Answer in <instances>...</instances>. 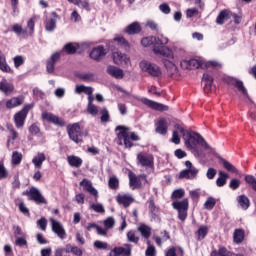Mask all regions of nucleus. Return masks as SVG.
<instances>
[{"mask_svg": "<svg viewBox=\"0 0 256 256\" xmlns=\"http://www.w3.org/2000/svg\"><path fill=\"white\" fill-rule=\"evenodd\" d=\"M185 146L187 149H196L197 145L200 147H203L205 151H209L210 153H215V149H213L207 141H205V138L201 136V134L195 132V131H188L184 133L183 136Z\"/></svg>", "mask_w": 256, "mask_h": 256, "instance_id": "1", "label": "nucleus"}, {"mask_svg": "<svg viewBox=\"0 0 256 256\" xmlns=\"http://www.w3.org/2000/svg\"><path fill=\"white\" fill-rule=\"evenodd\" d=\"M116 131H120L118 133V144L125 145V147H133L132 141H139V136L135 134V132H131V128L125 126H117ZM131 139V140H129Z\"/></svg>", "mask_w": 256, "mask_h": 256, "instance_id": "2", "label": "nucleus"}, {"mask_svg": "<svg viewBox=\"0 0 256 256\" xmlns=\"http://www.w3.org/2000/svg\"><path fill=\"white\" fill-rule=\"evenodd\" d=\"M141 71L150 75V77H161V67L155 63H151L147 60H142L139 63Z\"/></svg>", "mask_w": 256, "mask_h": 256, "instance_id": "3", "label": "nucleus"}, {"mask_svg": "<svg viewBox=\"0 0 256 256\" xmlns=\"http://www.w3.org/2000/svg\"><path fill=\"white\" fill-rule=\"evenodd\" d=\"M172 207L178 211V219H180V221L187 219V210L189 209V200L187 198L173 202Z\"/></svg>", "mask_w": 256, "mask_h": 256, "instance_id": "4", "label": "nucleus"}, {"mask_svg": "<svg viewBox=\"0 0 256 256\" xmlns=\"http://www.w3.org/2000/svg\"><path fill=\"white\" fill-rule=\"evenodd\" d=\"M67 131L69 138L74 141V143H81V141H83L81 126H79V123H74L68 126Z\"/></svg>", "mask_w": 256, "mask_h": 256, "instance_id": "5", "label": "nucleus"}, {"mask_svg": "<svg viewBox=\"0 0 256 256\" xmlns=\"http://www.w3.org/2000/svg\"><path fill=\"white\" fill-rule=\"evenodd\" d=\"M186 168L180 172L179 178L180 179H195L197 177V173H199V169L193 167V163L187 160L185 162Z\"/></svg>", "mask_w": 256, "mask_h": 256, "instance_id": "6", "label": "nucleus"}, {"mask_svg": "<svg viewBox=\"0 0 256 256\" xmlns=\"http://www.w3.org/2000/svg\"><path fill=\"white\" fill-rule=\"evenodd\" d=\"M32 107L33 106L31 105H27L21 111L14 115V122L17 129H23V125H25V119H27V113H29V110Z\"/></svg>", "mask_w": 256, "mask_h": 256, "instance_id": "7", "label": "nucleus"}, {"mask_svg": "<svg viewBox=\"0 0 256 256\" xmlns=\"http://www.w3.org/2000/svg\"><path fill=\"white\" fill-rule=\"evenodd\" d=\"M24 195H27L31 201H34L38 204H47V200H45V197H43V194H41V191L39 189L32 187L29 191L24 192Z\"/></svg>", "mask_w": 256, "mask_h": 256, "instance_id": "8", "label": "nucleus"}, {"mask_svg": "<svg viewBox=\"0 0 256 256\" xmlns=\"http://www.w3.org/2000/svg\"><path fill=\"white\" fill-rule=\"evenodd\" d=\"M50 223L53 233H55L59 237V239H67V232H65V228L63 227V224H61V222L50 218Z\"/></svg>", "mask_w": 256, "mask_h": 256, "instance_id": "9", "label": "nucleus"}, {"mask_svg": "<svg viewBox=\"0 0 256 256\" xmlns=\"http://www.w3.org/2000/svg\"><path fill=\"white\" fill-rule=\"evenodd\" d=\"M137 161L139 165L146 167V169H153L154 167L153 155L151 154L140 153L137 155Z\"/></svg>", "mask_w": 256, "mask_h": 256, "instance_id": "10", "label": "nucleus"}, {"mask_svg": "<svg viewBox=\"0 0 256 256\" xmlns=\"http://www.w3.org/2000/svg\"><path fill=\"white\" fill-rule=\"evenodd\" d=\"M153 53L155 55H161L162 57H165L168 59V61H173L175 59L173 51L167 46H156L153 48Z\"/></svg>", "mask_w": 256, "mask_h": 256, "instance_id": "11", "label": "nucleus"}, {"mask_svg": "<svg viewBox=\"0 0 256 256\" xmlns=\"http://www.w3.org/2000/svg\"><path fill=\"white\" fill-rule=\"evenodd\" d=\"M42 119L43 121H47L48 123H53V125H58L59 127H65V121H63V119L59 118L58 116H55V114H52L49 112H43Z\"/></svg>", "mask_w": 256, "mask_h": 256, "instance_id": "12", "label": "nucleus"}, {"mask_svg": "<svg viewBox=\"0 0 256 256\" xmlns=\"http://www.w3.org/2000/svg\"><path fill=\"white\" fill-rule=\"evenodd\" d=\"M141 102L143 103V105L150 107V109H155L156 111H169V106L155 102L147 98H142Z\"/></svg>", "mask_w": 256, "mask_h": 256, "instance_id": "13", "label": "nucleus"}, {"mask_svg": "<svg viewBox=\"0 0 256 256\" xmlns=\"http://www.w3.org/2000/svg\"><path fill=\"white\" fill-rule=\"evenodd\" d=\"M132 249L133 247L131 246V244H125L122 247H115L111 250L110 256H131Z\"/></svg>", "mask_w": 256, "mask_h": 256, "instance_id": "14", "label": "nucleus"}, {"mask_svg": "<svg viewBox=\"0 0 256 256\" xmlns=\"http://www.w3.org/2000/svg\"><path fill=\"white\" fill-rule=\"evenodd\" d=\"M129 184L131 189H139L141 187V181H144L147 183V176L145 174L140 175V176H135L133 174H129Z\"/></svg>", "mask_w": 256, "mask_h": 256, "instance_id": "15", "label": "nucleus"}, {"mask_svg": "<svg viewBox=\"0 0 256 256\" xmlns=\"http://www.w3.org/2000/svg\"><path fill=\"white\" fill-rule=\"evenodd\" d=\"M80 185L81 187H83L84 191H87L88 193H90V195H93L95 197V201H97L99 197V192L97 191V189H95V187H93V183L90 180L83 179L80 182Z\"/></svg>", "mask_w": 256, "mask_h": 256, "instance_id": "16", "label": "nucleus"}, {"mask_svg": "<svg viewBox=\"0 0 256 256\" xmlns=\"http://www.w3.org/2000/svg\"><path fill=\"white\" fill-rule=\"evenodd\" d=\"M105 55H107V50H105L103 46H97L90 52V57L91 59H94V61H101Z\"/></svg>", "mask_w": 256, "mask_h": 256, "instance_id": "17", "label": "nucleus"}, {"mask_svg": "<svg viewBox=\"0 0 256 256\" xmlns=\"http://www.w3.org/2000/svg\"><path fill=\"white\" fill-rule=\"evenodd\" d=\"M112 57L115 65H123V63L124 65H129L130 60L128 56L124 53L117 51L112 54Z\"/></svg>", "mask_w": 256, "mask_h": 256, "instance_id": "18", "label": "nucleus"}, {"mask_svg": "<svg viewBox=\"0 0 256 256\" xmlns=\"http://www.w3.org/2000/svg\"><path fill=\"white\" fill-rule=\"evenodd\" d=\"M61 54L59 52L53 53L51 57L47 60L46 69L48 73H53L55 71V64L58 59H60Z\"/></svg>", "mask_w": 256, "mask_h": 256, "instance_id": "19", "label": "nucleus"}, {"mask_svg": "<svg viewBox=\"0 0 256 256\" xmlns=\"http://www.w3.org/2000/svg\"><path fill=\"white\" fill-rule=\"evenodd\" d=\"M107 73L110 77H114V79H123L125 77V72L121 68L115 66H108Z\"/></svg>", "mask_w": 256, "mask_h": 256, "instance_id": "20", "label": "nucleus"}, {"mask_svg": "<svg viewBox=\"0 0 256 256\" xmlns=\"http://www.w3.org/2000/svg\"><path fill=\"white\" fill-rule=\"evenodd\" d=\"M116 201H117V203H119V205H123V207L127 208L135 200L133 199L132 195H129V194H119L116 197Z\"/></svg>", "mask_w": 256, "mask_h": 256, "instance_id": "21", "label": "nucleus"}, {"mask_svg": "<svg viewBox=\"0 0 256 256\" xmlns=\"http://www.w3.org/2000/svg\"><path fill=\"white\" fill-rule=\"evenodd\" d=\"M47 160V156L43 152H38L37 155H35L32 158V163L35 167V169H41L43 167V163Z\"/></svg>", "mask_w": 256, "mask_h": 256, "instance_id": "22", "label": "nucleus"}, {"mask_svg": "<svg viewBox=\"0 0 256 256\" xmlns=\"http://www.w3.org/2000/svg\"><path fill=\"white\" fill-rule=\"evenodd\" d=\"M15 89L13 84L7 81V79L3 78L0 82V91L5 95H11V92Z\"/></svg>", "mask_w": 256, "mask_h": 256, "instance_id": "23", "label": "nucleus"}, {"mask_svg": "<svg viewBox=\"0 0 256 256\" xmlns=\"http://www.w3.org/2000/svg\"><path fill=\"white\" fill-rule=\"evenodd\" d=\"M167 120L165 118H160L156 124V133H159V135H167Z\"/></svg>", "mask_w": 256, "mask_h": 256, "instance_id": "24", "label": "nucleus"}, {"mask_svg": "<svg viewBox=\"0 0 256 256\" xmlns=\"http://www.w3.org/2000/svg\"><path fill=\"white\" fill-rule=\"evenodd\" d=\"M124 33H127L128 35H137L138 33H141V24H139V22L129 24L124 29Z\"/></svg>", "mask_w": 256, "mask_h": 256, "instance_id": "25", "label": "nucleus"}, {"mask_svg": "<svg viewBox=\"0 0 256 256\" xmlns=\"http://www.w3.org/2000/svg\"><path fill=\"white\" fill-rule=\"evenodd\" d=\"M164 67L166 68L168 75H177V65H175V62H173V60L164 59Z\"/></svg>", "mask_w": 256, "mask_h": 256, "instance_id": "26", "label": "nucleus"}, {"mask_svg": "<svg viewBox=\"0 0 256 256\" xmlns=\"http://www.w3.org/2000/svg\"><path fill=\"white\" fill-rule=\"evenodd\" d=\"M202 85H204V91L209 93V91H211V87H213V77L208 73H205L202 77Z\"/></svg>", "mask_w": 256, "mask_h": 256, "instance_id": "27", "label": "nucleus"}, {"mask_svg": "<svg viewBox=\"0 0 256 256\" xmlns=\"http://www.w3.org/2000/svg\"><path fill=\"white\" fill-rule=\"evenodd\" d=\"M64 251L65 253H72L75 256H83V250L72 244H66Z\"/></svg>", "mask_w": 256, "mask_h": 256, "instance_id": "28", "label": "nucleus"}, {"mask_svg": "<svg viewBox=\"0 0 256 256\" xmlns=\"http://www.w3.org/2000/svg\"><path fill=\"white\" fill-rule=\"evenodd\" d=\"M227 179H229V174L223 171H219L218 178L216 179L217 187H225V185H227Z\"/></svg>", "mask_w": 256, "mask_h": 256, "instance_id": "29", "label": "nucleus"}, {"mask_svg": "<svg viewBox=\"0 0 256 256\" xmlns=\"http://www.w3.org/2000/svg\"><path fill=\"white\" fill-rule=\"evenodd\" d=\"M238 205L243 209L244 211H247L249 209L251 202L249 201V198L246 195H240L237 197Z\"/></svg>", "mask_w": 256, "mask_h": 256, "instance_id": "30", "label": "nucleus"}, {"mask_svg": "<svg viewBox=\"0 0 256 256\" xmlns=\"http://www.w3.org/2000/svg\"><path fill=\"white\" fill-rule=\"evenodd\" d=\"M0 71H3V73H12L11 67L7 64V59L2 51H0Z\"/></svg>", "mask_w": 256, "mask_h": 256, "instance_id": "31", "label": "nucleus"}, {"mask_svg": "<svg viewBox=\"0 0 256 256\" xmlns=\"http://www.w3.org/2000/svg\"><path fill=\"white\" fill-rule=\"evenodd\" d=\"M232 85H234V87H236L238 89V91H240V93H242V95H244V97L249 98V94L247 93V88H245V85L243 84V81L233 79L232 80Z\"/></svg>", "mask_w": 256, "mask_h": 256, "instance_id": "32", "label": "nucleus"}, {"mask_svg": "<svg viewBox=\"0 0 256 256\" xmlns=\"http://www.w3.org/2000/svg\"><path fill=\"white\" fill-rule=\"evenodd\" d=\"M233 239L234 243H237L238 245L239 243H243V241L245 240V230L236 229L233 233Z\"/></svg>", "mask_w": 256, "mask_h": 256, "instance_id": "33", "label": "nucleus"}, {"mask_svg": "<svg viewBox=\"0 0 256 256\" xmlns=\"http://www.w3.org/2000/svg\"><path fill=\"white\" fill-rule=\"evenodd\" d=\"M23 104V98L21 97H13L12 99L6 102L7 109H13L15 107H19V105Z\"/></svg>", "mask_w": 256, "mask_h": 256, "instance_id": "34", "label": "nucleus"}, {"mask_svg": "<svg viewBox=\"0 0 256 256\" xmlns=\"http://www.w3.org/2000/svg\"><path fill=\"white\" fill-rule=\"evenodd\" d=\"M67 161L71 167L79 168L81 165H83V159L78 156H68Z\"/></svg>", "mask_w": 256, "mask_h": 256, "instance_id": "35", "label": "nucleus"}, {"mask_svg": "<svg viewBox=\"0 0 256 256\" xmlns=\"http://www.w3.org/2000/svg\"><path fill=\"white\" fill-rule=\"evenodd\" d=\"M137 231L139 233H141L142 237H144V239H149V237H151V227L145 225V224H141L138 228Z\"/></svg>", "mask_w": 256, "mask_h": 256, "instance_id": "36", "label": "nucleus"}, {"mask_svg": "<svg viewBox=\"0 0 256 256\" xmlns=\"http://www.w3.org/2000/svg\"><path fill=\"white\" fill-rule=\"evenodd\" d=\"M75 93H78V94L85 93V95H93V87H89L85 85H76Z\"/></svg>", "mask_w": 256, "mask_h": 256, "instance_id": "37", "label": "nucleus"}, {"mask_svg": "<svg viewBox=\"0 0 256 256\" xmlns=\"http://www.w3.org/2000/svg\"><path fill=\"white\" fill-rule=\"evenodd\" d=\"M68 3H72L80 9H85L86 11H89V1L87 0H68Z\"/></svg>", "mask_w": 256, "mask_h": 256, "instance_id": "38", "label": "nucleus"}, {"mask_svg": "<svg viewBox=\"0 0 256 256\" xmlns=\"http://www.w3.org/2000/svg\"><path fill=\"white\" fill-rule=\"evenodd\" d=\"M220 161H221L224 169H226V171H229L230 173H236V174L239 173V170H237V168L233 164H231V162H229L223 158H221Z\"/></svg>", "mask_w": 256, "mask_h": 256, "instance_id": "39", "label": "nucleus"}, {"mask_svg": "<svg viewBox=\"0 0 256 256\" xmlns=\"http://www.w3.org/2000/svg\"><path fill=\"white\" fill-rule=\"evenodd\" d=\"M209 233V228L207 226H200L196 232V237L198 241H201Z\"/></svg>", "mask_w": 256, "mask_h": 256, "instance_id": "40", "label": "nucleus"}, {"mask_svg": "<svg viewBox=\"0 0 256 256\" xmlns=\"http://www.w3.org/2000/svg\"><path fill=\"white\" fill-rule=\"evenodd\" d=\"M184 255V251L183 248H175L172 247L170 249H168V251L166 252V256H183Z\"/></svg>", "mask_w": 256, "mask_h": 256, "instance_id": "41", "label": "nucleus"}, {"mask_svg": "<svg viewBox=\"0 0 256 256\" xmlns=\"http://www.w3.org/2000/svg\"><path fill=\"white\" fill-rule=\"evenodd\" d=\"M64 49L68 55H73L77 53V49H79V44L68 43L64 46Z\"/></svg>", "mask_w": 256, "mask_h": 256, "instance_id": "42", "label": "nucleus"}, {"mask_svg": "<svg viewBox=\"0 0 256 256\" xmlns=\"http://www.w3.org/2000/svg\"><path fill=\"white\" fill-rule=\"evenodd\" d=\"M205 61L197 60V59H190V65L192 69H205Z\"/></svg>", "mask_w": 256, "mask_h": 256, "instance_id": "43", "label": "nucleus"}, {"mask_svg": "<svg viewBox=\"0 0 256 256\" xmlns=\"http://www.w3.org/2000/svg\"><path fill=\"white\" fill-rule=\"evenodd\" d=\"M230 12L227 10H223L217 17L216 19V23L218 25H223V23H225V20L229 17Z\"/></svg>", "mask_w": 256, "mask_h": 256, "instance_id": "44", "label": "nucleus"}, {"mask_svg": "<svg viewBox=\"0 0 256 256\" xmlns=\"http://www.w3.org/2000/svg\"><path fill=\"white\" fill-rule=\"evenodd\" d=\"M22 160H23V154L17 151H14L12 153V165H20Z\"/></svg>", "mask_w": 256, "mask_h": 256, "instance_id": "45", "label": "nucleus"}, {"mask_svg": "<svg viewBox=\"0 0 256 256\" xmlns=\"http://www.w3.org/2000/svg\"><path fill=\"white\" fill-rule=\"evenodd\" d=\"M55 27H57V20H55L54 18L49 19L48 21H46L45 23V29L46 31H55Z\"/></svg>", "mask_w": 256, "mask_h": 256, "instance_id": "46", "label": "nucleus"}, {"mask_svg": "<svg viewBox=\"0 0 256 256\" xmlns=\"http://www.w3.org/2000/svg\"><path fill=\"white\" fill-rule=\"evenodd\" d=\"M90 209H92V211H95V213H105V207L103 206V204H95L90 202Z\"/></svg>", "mask_w": 256, "mask_h": 256, "instance_id": "47", "label": "nucleus"}, {"mask_svg": "<svg viewBox=\"0 0 256 256\" xmlns=\"http://www.w3.org/2000/svg\"><path fill=\"white\" fill-rule=\"evenodd\" d=\"M79 79L82 81H95V74L88 72V73H81L78 75Z\"/></svg>", "mask_w": 256, "mask_h": 256, "instance_id": "48", "label": "nucleus"}, {"mask_svg": "<svg viewBox=\"0 0 256 256\" xmlns=\"http://www.w3.org/2000/svg\"><path fill=\"white\" fill-rule=\"evenodd\" d=\"M12 31H14L16 35H27V29H23V26L19 24H14Z\"/></svg>", "mask_w": 256, "mask_h": 256, "instance_id": "49", "label": "nucleus"}, {"mask_svg": "<svg viewBox=\"0 0 256 256\" xmlns=\"http://www.w3.org/2000/svg\"><path fill=\"white\" fill-rule=\"evenodd\" d=\"M27 33L28 35L33 36V33L35 32V19L30 18L27 22Z\"/></svg>", "mask_w": 256, "mask_h": 256, "instance_id": "50", "label": "nucleus"}, {"mask_svg": "<svg viewBox=\"0 0 256 256\" xmlns=\"http://www.w3.org/2000/svg\"><path fill=\"white\" fill-rule=\"evenodd\" d=\"M215 205H217V201L213 197H209L204 203L205 209H208L209 211H211Z\"/></svg>", "mask_w": 256, "mask_h": 256, "instance_id": "51", "label": "nucleus"}, {"mask_svg": "<svg viewBox=\"0 0 256 256\" xmlns=\"http://www.w3.org/2000/svg\"><path fill=\"white\" fill-rule=\"evenodd\" d=\"M114 42L116 44L120 45L121 47H123L124 49H129V43L127 41H125V38H123V37L114 38Z\"/></svg>", "mask_w": 256, "mask_h": 256, "instance_id": "52", "label": "nucleus"}, {"mask_svg": "<svg viewBox=\"0 0 256 256\" xmlns=\"http://www.w3.org/2000/svg\"><path fill=\"white\" fill-rule=\"evenodd\" d=\"M241 187V180L234 178L229 183V188L233 191H237V188Z\"/></svg>", "mask_w": 256, "mask_h": 256, "instance_id": "53", "label": "nucleus"}, {"mask_svg": "<svg viewBox=\"0 0 256 256\" xmlns=\"http://www.w3.org/2000/svg\"><path fill=\"white\" fill-rule=\"evenodd\" d=\"M104 226L106 227V229H113V227H115V218L108 217L107 219H105Z\"/></svg>", "mask_w": 256, "mask_h": 256, "instance_id": "54", "label": "nucleus"}, {"mask_svg": "<svg viewBox=\"0 0 256 256\" xmlns=\"http://www.w3.org/2000/svg\"><path fill=\"white\" fill-rule=\"evenodd\" d=\"M108 185L110 189H117V187H119V179L117 177H111L109 179Z\"/></svg>", "mask_w": 256, "mask_h": 256, "instance_id": "55", "label": "nucleus"}, {"mask_svg": "<svg viewBox=\"0 0 256 256\" xmlns=\"http://www.w3.org/2000/svg\"><path fill=\"white\" fill-rule=\"evenodd\" d=\"M127 239L130 241V243H139V237L135 235L134 231H129L127 233Z\"/></svg>", "mask_w": 256, "mask_h": 256, "instance_id": "56", "label": "nucleus"}, {"mask_svg": "<svg viewBox=\"0 0 256 256\" xmlns=\"http://www.w3.org/2000/svg\"><path fill=\"white\" fill-rule=\"evenodd\" d=\"M100 114H101V121H102V123L109 122V110H107V108H103L101 110Z\"/></svg>", "mask_w": 256, "mask_h": 256, "instance_id": "57", "label": "nucleus"}, {"mask_svg": "<svg viewBox=\"0 0 256 256\" xmlns=\"http://www.w3.org/2000/svg\"><path fill=\"white\" fill-rule=\"evenodd\" d=\"M159 10L161 11V13H164V15H169V13H171V7H169V4L167 3L160 4Z\"/></svg>", "mask_w": 256, "mask_h": 256, "instance_id": "58", "label": "nucleus"}, {"mask_svg": "<svg viewBox=\"0 0 256 256\" xmlns=\"http://www.w3.org/2000/svg\"><path fill=\"white\" fill-rule=\"evenodd\" d=\"M182 197H185V190L183 189L175 190L172 193V199H182Z\"/></svg>", "mask_w": 256, "mask_h": 256, "instance_id": "59", "label": "nucleus"}, {"mask_svg": "<svg viewBox=\"0 0 256 256\" xmlns=\"http://www.w3.org/2000/svg\"><path fill=\"white\" fill-rule=\"evenodd\" d=\"M87 111L90 115L95 116L98 115L99 108H97V106H95L94 104H88Z\"/></svg>", "mask_w": 256, "mask_h": 256, "instance_id": "60", "label": "nucleus"}, {"mask_svg": "<svg viewBox=\"0 0 256 256\" xmlns=\"http://www.w3.org/2000/svg\"><path fill=\"white\" fill-rule=\"evenodd\" d=\"M94 247H95L96 249L105 250V249H107V247H109V245L107 244V242H103V241L96 240V241L94 242Z\"/></svg>", "mask_w": 256, "mask_h": 256, "instance_id": "61", "label": "nucleus"}, {"mask_svg": "<svg viewBox=\"0 0 256 256\" xmlns=\"http://www.w3.org/2000/svg\"><path fill=\"white\" fill-rule=\"evenodd\" d=\"M205 69H209L210 67H221V63L218 61L212 60V61H204Z\"/></svg>", "mask_w": 256, "mask_h": 256, "instance_id": "62", "label": "nucleus"}, {"mask_svg": "<svg viewBox=\"0 0 256 256\" xmlns=\"http://www.w3.org/2000/svg\"><path fill=\"white\" fill-rule=\"evenodd\" d=\"M37 225L38 227L42 230V231H46L47 230V219L45 218H41L37 221Z\"/></svg>", "mask_w": 256, "mask_h": 256, "instance_id": "63", "label": "nucleus"}, {"mask_svg": "<svg viewBox=\"0 0 256 256\" xmlns=\"http://www.w3.org/2000/svg\"><path fill=\"white\" fill-rule=\"evenodd\" d=\"M215 175H217V170L215 168H208L206 172L207 179H215Z\"/></svg>", "mask_w": 256, "mask_h": 256, "instance_id": "64", "label": "nucleus"}]
</instances>
